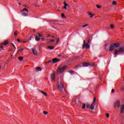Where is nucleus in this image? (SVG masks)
Returning a JSON list of instances; mask_svg holds the SVG:
<instances>
[{"instance_id":"obj_1","label":"nucleus","mask_w":124,"mask_h":124,"mask_svg":"<svg viewBox=\"0 0 124 124\" xmlns=\"http://www.w3.org/2000/svg\"><path fill=\"white\" fill-rule=\"evenodd\" d=\"M67 68V66L64 65L62 67H59L57 70V74H61V73H62L63 71H64V70L66 69Z\"/></svg>"},{"instance_id":"obj_2","label":"nucleus","mask_w":124,"mask_h":124,"mask_svg":"<svg viewBox=\"0 0 124 124\" xmlns=\"http://www.w3.org/2000/svg\"><path fill=\"white\" fill-rule=\"evenodd\" d=\"M85 48H86V49H90V45H89V44L88 43L86 44L85 41L83 42V46H82V49H85Z\"/></svg>"},{"instance_id":"obj_3","label":"nucleus","mask_w":124,"mask_h":124,"mask_svg":"<svg viewBox=\"0 0 124 124\" xmlns=\"http://www.w3.org/2000/svg\"><path fill=\"white\" fill-rule=\"evenodd\" d=\"M63 88H64V86L62 83L61 82L58 85V90L59 91H62L63 90Z\"/></svg>"},{"instance_id":"obj_4","label":"nucleus","mask_w":124,"mask_h":124,"mask_svg":"<svg viewBox=\"0 0 124 124\" xmlns=\"http://www.w3.org/2000/svg\"><path fill=\"white\" fill-rule=\"evenodd\" d=\"M9 43V41L8 40H5L3 43L1 44V46H6L7 44Z\"/></svg>"},{"instance_id":"obj_5","label":"nucleus","mask_w":124,"mask_h":124,"mask_svg":"<svg viewBox=\"0 0 124 124\" xmlns=\"http://www.w3.org/2000/svg\"><path fill=\"white\" fill-rule=\"evenodd\" d=\"M50 77H51L52 82L55 81V80L56 79V76L55 75V74H51Z\"/></svg>"},{"instance_id":"obj_6","label":"nucleus","mask_w":124,"mask_h":124,"mask_svg":"<svg viewBox=\"0 0 124 124\" xmlns=\"http://www.w3.org/2000/svg\"><path fill=\"white\" fill-rule=\"evenodd\" d=\"M114 49H115V47L113 45H110L109 46V51H110V52H112V51H114Z\"/></svg>"},{"instance_id":"obj_7","label":"nucleus","mask_w":124,"mask_h":124,"mask_svg":"<svg viewBox=\"0 0 124 124\" xmlns=\"http://www.w3.org/2000/svg\"><path fill=\"white\" fill-rule=\"evenodd\" d=\"M60 59H58V58H55L52 59V63H56V62H60Z\"/></svg>"},{"instance_id":"obj_8","label":"nucleus","mask_w":124,"mask_h":124,"mask_svg":"<svg viewBox=\"0 0 124 124\" xmlns=\"http://www.w3.org/2000/svg\"><path fill=\"white\" fill-rule=\"evenodd\" d=\"M120 106H121V103L119 101H116V102L115 104V107H118V108H120Z\"/></svg>"},{"instance_id":"obj_9","label":"nucleus","mask_w":124,"mask_h":124,"mask_svg":"<svg viewBox=\"0 0 124 124\" xmlns=\"http://www.w3.org/2000/svg\"><path fill=\"white\" fill-rule=\"evenodd\" d=\"M124 112V105H122L120 108V113H123Z\"/></svg>"},{"instance_id":"obj_10","label":"nucleus","mask_w":124,"mask_h":124,"mask_svg":"<svg viewBox=\"0 0 124 124\" xmlns=\"http://www.w3.org/2000/svg\"><path fill=\"white\" fill-rule=\"evenodd\" d=\"M113 45L114 46V48H118V47H120V44L119 43H114Z\"/></svg>"},{"instance_id":"obj_11","label":"nucleus","mask_w":124,"mask_h":124,"mask_svg":"<svg viewBox=\"0 0 124 124\" xmlns=\"http://www.w3.org/2000/svg\"><path fill=\"white\" fill-rule=\"evenodd\" d=\"M88 65H90V63H89V62H84L82 64V66L84 67H87Z\"/></svg>"},{"instance_id":"obj_12","label":"nucleus","mask_w":124,"mask_h":124,"mask_svg":"<svg viewBox=\"0 0 124 124\" xmlns=\"http://www.w3.org/2000/svg\"><path fill=\"white\" fill-rule=\"evenodd\" d=\"M118 52H119V53H124V47H121V48H119Z\"/></svg>"},{"instance_id":"obj_13","label":"nucleus","mask_w":124,"mask_h":124,"mask_svg":"<svg viewBox=\"0 0 124 124\" xmlns=\"http://www.w3.org/2000/svg\"><path fill=\"white\" fill-rule=\"evenodd\" d=\"M32 52L33 55H35V56H36V55H37V51H36V50L32 49Z\"/></svg>"},{"instance_id":"obj_14","label":"nucleus","mask_w":124,"mask_h":124,"mask_svg":"<svg viewBox=\"0 0 124 124\" xmlns=\"http://www.w3.org/2000/svg\"><path fill=\"white\" fill-rule=\"evenodd\" d=\"M90 109L91 110H93V109H94V104L93 103L92 104H91V106H90Z\"/></svg>"},{"instance_id":"obj_15","label":"nucleus","mask_w":124,"mask_h":124,"mask_svg":"<svg viewBox=\"0 0 124 124\" xmlns=\"http://www.w3.org/2000/svg\"><path fill=\"white\" fill-rule=\"evenodd\" d=\"M47 48L49 49V50H53V49H54L55 47H54V46H47Z\"/></svg>"},{"instance_id":"obj_16","label":"nucleus","mask_w":124,"mask_h":124,"mask_svg":"<svg viewBox=\"0 0 124 124\" xmlns=\"http://www.w3.org/2000/svg\"><path fill=\"white\" fill-rule=\"evenodd\" d=\"M36 71H41V70H42V69L41 68V67H37L36 68Z\"/></svg>"},{"instance_id":"obj_17","label":"nucleus","mask_w":124,"mask_h":124,"mask_svg":"<svg viewBox=\"0 0 124 124\" xmlns=\"http://www.w3.org/2000/svg\"><path fill=\"white\" fill-rule=\"evenodd\" d=\"M44 95H45V96H47V93L44 92V91H40Z\"/></svg>"},{"instance_id":"obj_18","label":"nucleus","mask_w":124,"mask_h":124,"mask_svg":"<svg viewBox=\"0 0 124 124\" xmlns=\"http://www.w3.org/2000/svg\"><path fill=\"white\" fill-rule=\"evenodd\" d=\"M115 52H114V56H115V58H116V55H117L118 53H119V50L117 49H115Z\"/></svg>"},{"instance_id":"obj_19","label":"nucleus","mask_w":124,"mask_h":124,"mask_svg":"<svg viewBox=\"0 0 124 124\" xmlns=\"http://www.w3.org/2000/svg\"><path fill=\"white\" fill-rule=\"evenodd\" d=\"M35 39L36 41H39V40H40V38H39L37 36H35Z\"/></svg>"},{"instance_id":"obj_20","label":"nucleus","mask_w":124,"mask_h":124,"mask_svg":"<svg viewBox=\"0 0 124 124\" xmlns=\"http://www.w3.org/2000/svg\"><path fill=\"white\" fill-rule=\"evenodd\" d=\"M110 29H111V30H113V29L115 28V26H114V25H113V24H111L110 25Z\"/></svg>"},{"instance_id":"obj_21","label":"nucleus","mask_w":124,"mask_h":124,"mask_svg":"<svg viewBox=\"0 0 124 124\" xmlns=\"http://www.w3.org/2000/svg\"><path fill=\"white\" fill-rule=\"evenodd\" d=\"M24 11H27V12H29V10H28V9H26V8H24L21 12H23Z\"/></svg>"},{"instance_id":"obj_22","label":"nucleus","mask_w":124,"mask_h":124,"mask_svg":"<svg viewBox=\"0 0 124 124\" xmlns=\"http://www.w3.org/2000/svg\"><path fill=\"white\" fill-rule=\"evenodd\" d=\"M18 31H16L15 32H14V35H15V36H17V35L18 34Z\"/></svg>"},{"instance_id":"obj_23","label":"nucleus","mask_w":124,"mask_h":124,"mask_svg":"<svg viewBox=\"0 0 124 124\" xmlns=\"http://www.w3.org/2000/svg\"><path fill=\"white\" fill-rule=\"evenodd\" d=\"M24 50V48H20L17 51V53H19V52H22V51Z\"/></svg>"},{"instance_id":"obj_24","label":"nucleus","mask_w":124,"mask_h":124,"mask_svg":"<svg viewBox=\"0 0 124 124\" xmlns=\"http://www.w3.org/2000/svg\"><path fill=\"white\" fill-rule=\"evenodd\" d=\"M23 57H19L18 58L19 61H23Z\"/></svg>"},{"instance_id":"obj_25","label":"nucleus","mask_w":124,"mask_h":124,"mask_svg":"<svg viewBox=\"0 0 124 124\" xmlns=\"http://www.w3.org/2000/svg\"><path fill=\"white\" fill-rule=\"evenodd\" d=\"M95 101H96V98H95V97H94L93 99V103L94 104L95 103Z\"/></svg>"},{"instance_id":"obj_26","label":"nucleus","mask_w":124,"mask_h":124,"mask_svg":"<svg viewBox=\"0 0 124 124\" xmlns=\"http://www.w3.org/2000/svg\"><path fill=\"white\" fill-rule=\"evenodd\" d=\"M82 109H85V108H86V104H85L84 103L82 105Z\"/></svg>"},{"instance_id":"obj_27","label":"nucleus","mask_w":124,"mask_h":124,"mask_svg":"<svg viewBox=\"0 0 124 124\" xmlns=\"http://www.w3.org/2000/svg\"><path fill=\"white\" fill-rule=\"evenodd\" d=\"M117 4V2H116V1H113L112 2V5H116Z\"/></svg>"},{"instance_id":"obj_28","label":"nucleus","mask_w":124,"mask_h":124,"mask_svg":"<svg viewBox=\"0 0 124 124\" xmlns=\"http://www.w3.org/2000/svg\"><path fill=\"white\" fill-rule=\"evenodd\" d=\"M88 26H89V24H86L83 26H82V28H86V27H88Z\"/></svg>"},{"instance_id":"obj_29","label":"nucleus","mask_w":124,"mask_h":124,"mask_svg":"<svg viewBox=\"0 0 124 124\" xmlns=\"http://www.w3.org/2000/svg\"><path fill=\"white\" fill-rule=\"evenodd\" d=\"M96 7H97V8H98L99 9H100V8H101V6H100L99 5H97Z\"/></svg>"},{"instance_id":"obj_30","label":"nucleus","mask_w":124,"mask_h":124,"mask_svg":"<svg viewBox=\"0 0 124 124\" xmlns=\"http://www.w3.org/2000/svg\"><path fill=\"white\" fill-rule=\"evenodd\" d=\"M61 16H62V18H66V17L65 16H64V14H62Z\"/></svg>"},{"instance_id":"obj_31","label":"nucleus","mask_w":124,"mask_h":124,"mask_svg":"<svg viewBox=\"0 0 124 124\" xmlns=\"http://www.w3.org/2000/svg\"><path fill=\"white\" fill-rule=\"evenodd\" d=\"M64 6H68V4L65 2V1H64Z\"/></svg>"},{"instance_id":"obj_32","label":"nucleus","mask_w":124,"mask_h":124,"mask_svg":"<svg viewBox=\"0 0 124 124\" xmlns=\"http://www.w3.org/2000/svg\"><path fill=\"white\" fill-rule=\"evenodd\" d=\"M22 15H23V16H28V14H26V13H23V14H22Z\"/></svg>"},{"instance_id":"obj_33","label":"nucleus","mask_w":124,"mask_h":124,"mask_svg":"<svg viewBox=\"0 0 124 124\" xmlns=\"http://www.w3.org/2000/svg\"><path fill=\"white\" fill-rule=\"evenodd\" d=\"M93 16H94V14H91V15H90V18H93Z\"/></svg>"},{"instance_id":"obj_34","label":"nucleus","mask_w":124,"mask_h":124,"mask_svg":"<svg viewBox=\"0 0 124 124\" xmlns=\"http://www.w3.org/2000/svg\"><path fill=\"white\" fill-rule=\"evenodd\" d=\"M59 42H60V38H58L56 44H58Z\"/></svg>"},{"instance_id":"obj_35","label":"nucleus","mask_w":124,"mask_h":124,"mask_svg":"<svg viewBox=\"0 0 124 124\" xmlns=\"http://www.w3.org/2000/svg\"><path fill=\"white\" fill-rule=\"evenodd\" d=\"M37 34H38L39 37H42V36H43L42 34H41L39 33H37Z\"/></svg>"},{"instance_id":"obj_36","label":"nucleus","mask_w":124,"mask_h":124,"mask_svg":"<svg viewBox=\"0 0 124 124\" xmlns=\"http://www.w3.org/2000/svg\"><path fill=\"white\" fill-rule=\"evenodd\" d=\"M86 108H90V105H89V103L86 104Z\"/></svg>"},{"instance_id":"obj_37","label":"nucleus","mask_w":124,"mask_h":124,"mask_svg":"<svg viewBox=\"0 0 124 124\" xmlns=\"http://www.w3.org/2000/svg\"><path fill=\"white\" fill-rule=\"evenodd\" d=\"M122 92H124V86H122L121 88Z\"/></svg>"},{"instance_id":"obj_38","label":"nucleus","mask_w":124,"mask_h":124,"mask_svg":"<svg viewBox=\"0 0 124 124\" xmlns=\"http://www.w3.org/2000/svg\"><path fill=\"white\" fill-rule=\"evenodd\" d=\"M44 114L45 115H47V114H48V112L46 111H44Z\"/></svg>"},{"instance_id":"obj_39","label":"nucleus","mask_w":124,"mask_h":124,"mask_svg":"<svg viewBox=\"0 0 124 124\" xmlns=\"http://www.w3.org/2000/svg\"><path fill=\"white\" fill-rule=\"evenodd\" d=\"M0 48L1 49V50H4V48H3V46H0Z\"/></svg>"},{"instance_id":"obj_40","label":"nucleus","mask_w":124,"mask_h":124,"mask_svg":"<svg viewBox=\"0 0 124 124\" xmlns=\"http://www.w3.org/2000/svg\"><path fill=\"white\" fill-rule=\"evenodd\" d=\"M106 116L107 118H109V115L108 113H106Z\"/></svg>"},{"instance_id":"obj_41","label":"nucleus","mask_w":124,"mask_h":124,"mask_svg":"<svg viewBox=\"0 0 124 124\" xmlns=\"http://www.w3.org/2000/svg\"><path fill=\"white\" fill-rule=\"evenodd\" d=\"M90 42H91V39H88L87 40V43H88V44H89V43H90Z\"/></svg>"},{"instance_id":"obj_42","label":"nucleus","mask_w":124,"mask_h":124,"mask_svg":"<svg viewBox=\"0 0 124 124\" xmlns=\"http://www.w3.org/2000/svg\"><path fill=\"white\" fill-rule=\"evenodd\" d=\"M51 42H55V40H50V41L49 42V43H51Z\"/></svg>"},{"instance_id":"obj_43","label":"nucleus","mask_w":124,"mask_h":124,"mask_svg":"<svg viewBox=\"0 0 124 124\" xmlns=\"http://www.w3.org/2000/svg\"><path fill=\"white\" fill-rule=\"evenodd\" d=\"M30 38V40H31V39L33 38V36L31 35Z\"/></svg>"},{"instance_id":"obj_44","label":"nucleus","mask_w":124,"mask_h":124,"mask_svg":"<svg viewBox=\"0 0 124 124\" xmlns=\"http://www.w3.org/2000/svg\"><path fill=\"white\" fill-rule=\"evenodd\" d=\"M77 67H80V65H78L75 67V68H77Z\"/></svg>"},{"instance_id":"obj_45","label":"nucleus","mask_w":124,"mask_h":124,"mask_svg":"<svg viewBox=\"0 0 124 124\" xmlns=\"http://www.w3.org/2000/svg\"><path fill=\"white\" fill-rule=\"evenodd\" d=\"M63 8H64V9H66V10H67V8H66V6H64Z\"/></svg>"},{"instance_id":"obj_46","label":"nucleus","mask_w":124,"mask_h":124,"mask_svg":"<svg viewBox=\"0 0 124 124\" xmlns=\"http://www.w3.org/2000/svg\"><path fill=\"white\" fill-rule=\"evenodd\" d=\"M87 13H88V14H89V16L92 15V13L90 12H88Z\"/></svg>"},{"instance_id":"obj_47","label":"nucleus","mask_w":124,"mask_h":124,"mask_svg":"<svg viewBox=\"0 0 124 124\" xmlns=\"http://www.w3.org/2000/svg\"><path fill=\"white\" fill-rule=\"evenodd\" d=\"M111 93H115V90L112 89L111 90Z\"/></svg>"},{"instance_id":"obj_48","label":"nucleus","mask_w":124,"mask_h":124,"mask_svg":"<svg viewBox=\"0 0 124 124\" xmlns=\"http://www.w3.org/2000/svg\"><path fill=\"white\" fill-rule=\"evenodd\" d=\"M11 45H12L13 46L15 47V45H14V44H13V43H11Z\"/></svg>"},{"instance_id":"obj_49","label":"nucleus","mask_w":124,"mask_h":124,"mask_svg":"<svg viewBox=\"0 0 124 124\" xmlns=\"http://www.w3.org/2000/svg\"><path fill=\"white\" fill-rule=\"evenodd\" d=\"M17 41L18 42H21V40H20V39H17Z\"/></svg>"},{"instance_id":"obj_50","label":"nucleus","mask_w":124,"mask_h":124,"mask_svg":"<svg viewBox=\"0 0 124 124\" xmlns=\"http://www.w3.org/2000/svg\"><path fill=\"white\" fill-rule=\"evenodd\" d=\"M27 42H28V41H23L22 42L23 43H27Z\"/></svg>"},{"instance_id":"obj_51","label":"nucleus","mask_w":124,"mask_h":124,"mask_svg":"<svg viewBox=\"0 0 124 124\" xmlns=\"http://www.w3.org/2000/svg\"><path fill=\"white\" fill-rule=\"evenodd\" d=\"M10 51H12V49H9L8 50V52H10Z\"/></svg>"},{"instance_id":"obj_52","label":"nucleus","mask_w":124,"mask_h":124,"mask_svg":"<svg viewBox=\"0 0 124 124\" xmlns=\"http://www.w3.org/2000/svg\"><path fill=\"white\" fill-rule=\"evenodd\" d=\"M52 38H56V37L53 36L52 37Z\"/></svg>"},{"instance_id":"obj_53","label":"nucleus","mask_w":124,"mask_h":124,"mask_svg":"<svg viewBox=\"0 0 124 124\" xmlns=\"http://www.w3.org/2000/svg\"><path fill=\"white\" fill-rule=\"evenodd\" d=\"M48 62H49V63H50V62H52V61H49Z\"/></svg>"},{"instance_id":"obj_54","label":"nucleus","mask_w":124,"mask_h":124,"mask_svg":"<svg viewBox=\"0 0 124 124\" xmlns=\"http://www.w3.org/2000/svg\"><path fill=\"white\" fill-rule=\"evenodd\" d=\"M23 6H24V7H27V6L25 5H23Z\"/></svg>"},{"instance_id":"obj_55","label":"nucleus","mask_w":124,"mask_h":124,"mask_svg":"<svg viewBox=\"0 0 124 124\" xmlns=\"http://www.w3.org/2000/svg\"><path fill=\"white\" fill-rule=\"evenodd\" d=\"M58 56H59V57H61L62 56L61 55H59Z\"/></svg>"},{"instance_id":"obj_56","label":"nucleus","mask_w":124,"mask_h":124,"mask_svg":"<svg viewBox=\"0 0 124 124\" xmlns=\"http://www.w3.org/2000/svg\"><path fill=\"white\" fill-rule=\"evenodd\" d=\"M14 48L16 49V47L15 46V47H14Z\"/></svg>"},{"instance_id":"obj_57","label":"nucleus","mask_w":124,"mask_h":124,"mask_svg":"<svg viewBox=\"0 0 124 124\" xmlns=\"http://www.w3.org/2000/svg\"><path fill=\"white\" fill-rule=\"evenodd\" d=\"M18 4H19V5H21V3H18Z\"/></svg>"},{"instance_id":"obj_58","label":"nucleus","mask_w":124,"mask_h":124,"mask_svg":"<svg viewBox=\"0 0 124 124\" xmlns=\"http://www.w3.org/2000/svg\"><path fill=\"white\" fill-rule=\"evenodd\" d=\"M0 68H1V66H0Z\"/></svg>"},{"instance_id":"obj_59","label":"nucleus","mask_w":124,"mask_h":124,"mask_svg":"<svg viewBox=\"0 0 124 124\" xmlns=\"http://www.w3.org/2000/svg\"><path fill=\"white\" fill-rule=\"evenodd\" d=\"M0 52H1V50L0 49Z\"/></svg>"},{"instance_id":"obj_60","label":"nucleus","mask_w":124,"mask_h":124,"mask_svg":"<svg viewBox=\"0 0 124 124\" xmlns=\"http://www.w3.org/2000/svg\"><path fill=\"white\" fill-rule=\"evenodd\" d=\"M109 28H108V30H109Z\"/></svg>"},{"instance_id":"obj_61","label":"nucleus","mask_w":124,"mask_h":124,"mask_svg":"<svg viewBox=\"0 0 124 124\" xmlns=\"http://www.w3.org/2000/svg\"><path fill=\"white\" fill-rule=\"evenodd\" d=\"M0 58H1V57H0Z\"/></svg>"}]
</instances>
